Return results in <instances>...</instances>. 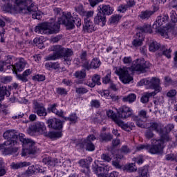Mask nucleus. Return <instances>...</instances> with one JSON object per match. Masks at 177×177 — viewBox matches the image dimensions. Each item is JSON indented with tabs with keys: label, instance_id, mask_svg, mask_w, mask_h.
Here are the masks:
<instances>
[{
	"label": "nucleus",
	"instance_id": "774afa93",
	"mask_svg": "<svg viewBox=\"0 0 177 177\" xmlns=\"http://www.w3.org/2000/svg\"><path fill=\"white\" fill-rule=\"evenodd\" d=\"M91 104L92 107H95L96 109H98V107H100V102L97 100H93L91 102Z\"/></svg>",
	"mask_w": 177,
	"mask_h": 177
},
{
	"label": "nucleus",
	"instance_id": "f03ea898",
	"mask_svg": "<svg viewBox=\"0 0 177 177\" xmlns=\"http://www.w3.org/2000/svg\"><path fill=\"white\" fill-rule=\"evenodd\" d=\"M148 62H146L145 59H137L132 62L131 67H122L118 68L115 70V74L119 76V78L123 84H129L133 78L129 74V71L133 73V71H139L140 73H146V69L149 68Z\"/></svg>",
	"mask_w": 177,
	"mask_h": 177
},
{
	"label": "nucleus",
	"instance_id": "6e6d98bb",
	"mask_svg": "<svg viewBox=\"0 0 177 177\" xmlns=\"http://www.w3.org/2000/svg\"><path fill=\"white\" fill-rule=\"evenodd\" d=\"M138 117L142 118V120H147V111L145 110L140 111Z\"/></svg>",
	"mask_w": 177,
	"mask_h": 177
},
{
	"label": "nucleus",
	"instance_id": "603ef678",
	"mask_svg": "<svg viewBox=\"0 0 177 177\" xmlns=\"http://www.w3.org/2000/svg\"><path fill=\"white\" fill-rule=\"evenodd\" d=\"M77 120H78V118L75 113L71 114L68 118H65V121H71V122L74 123L77 122Z\"/></svg>",
	"mask_w": 177,
	"mask_h": 177
},
{
	"label": "nucleus",
	"instance_id": "f704fd0d",
	"mask_svg": "<svg viewBox=\"0 0 177 177\" xmlns=\"http://www.w3.org/2000/svg\"><path fill=\"white\" fill-rule=\"evenodd\" d=\"M3 96H7L9 97L10 96V91H9V86L8 87H0V97H3Z\"/></svg>",
	"mask_w": 177,
	"mask_h": 177
},
{
	"label": "nucleus",
	"instance_id": "052dcab7",
	"mask_svg": "<svg viewBox=\"0 0 177 177\" xmlns=\"http://www.w3.org/2000/svg\"><path fill=\"white\" fill-rule=\"evenodd\" d=\"M2 10L3 12H10V10H12V4H10V3H7L2 6Z\"/></svg>",
	"mask_w": 177,
	"mask_h": 177
},
{
	"label": "nucleus",
	"instance_id": "69168bd1",
	"mask_svg": "<svg viewBox=\"0 0 177 177\" xmlns=\"http://www.w3.org/2000/svg\"><path fill=\"white\" fill-rule=\"evenodd\" d=\"M145 136L147 139H151V138H154V133L150 129L146 131L145 132Z\"/></svg>",
	"mask_w": 177,
	"mask_h": 177
},
{
	"label": "nucleus",
	"instance_id": "338daca9",
	"mask_svg": "<svg viewBox=\"0 0 177 177\" xmlns=\"http://www.w3.org/2000/svg\"><path fill=\"white\" fill-rule=\"evenodd\" d=\"M102 160H104V161H106V162H110L111 161V157L107 154V153H103L101 156Z\"/></svg>",
	"mask_w": 177,
	"mask_h": 177
},
{
	"label": "nucleus",
	"instance_id": "e2e57ef3",
	"mask_svg": "<svg viewBox=\"0 0 177 177\" xmlns=\"http://www.w3.org/2000/svg\"><path fill=\"white\" fill-rule=\"evenodd\" d=\"M170 18L172 21V23H177V15L176 12L175 11H171L170 12Z\"/></svg>",
	"mask_w": 177,
	"mask_h": 177
},
{
	"label": "nucleus",
	"instance_id": "09e8293b",
	"mask_svg": "<svg viewBox=\"0 0 177 177\" xmlns=\"http://www.w3.org/2000/svg\"><path fill=\"white\" fill-rule=\"evenodd\" d=\"M3 63H4V65L6 66V64H12L13 62V56L12 55H6L4 57V61H2Z\"/></svg>",
	"mask_w": 177,
	"mask_h": 177
},
{
	"label": "nucleus",
	"instance_id": "a19ab883",
	"mask_svg": "<svg viewBox=\"0 0 177 177\" xmlns=\"http://www.w3.org/2000/svg\"><path fill=\"white\" fill-rule=\"evenodd\" d=\"M62 136H63V134L60 131H51L48 133V137L50 139H59Z\"/></svg>",
	"mask_w": 177,
	"mask_h": 177
},
{
	"label": "nucleus",
	"instance_id": "f257e3e1",
	"mask_svg": "<svg viewBox=\"0 0 177 177\" xmlns=\"http://www.w3.org/2000/svg\"><path fill=\"white\" fill-rule=\"evenodd\" d=\"M3 136L4 139H7L3 144L0 145V150L4 156L17 153L19 148L12 147L17 146V145H19V140L22 143L23 146L22 157L37 153L35 142L31 139L26 138L24 134L19 133L16 130H8L3 134Z\"/></svg>",
	"mask_w": 177,
	"mask_h": 177
},
{
	"label": "nucleus",
	"instance_id": "412c9836",
	"mask_svg": "<svg viewBox=\"0 0 177 177\" xmlns=\"http://www.w3.org/2000/svg\"><path fill=\"white\" fill-rule=\"evenodd\" d=\"M92 81L93 82H87L84 83V85H87L90 88H95L96 84L97 85H100V76L99 75H94L92 77Z\"/></svg>",
	"mask_w": 177,
	"mask_h": 177
},
{
	"label": "nucleus",
	"instance_id": "0e129e2a",
	"mask_svg": "<svg viewBox=\"0 0 177 177\" xmlns=\"http://www.w3.org/2000/svg\"><path fill=\"white\" fill-rule=\"evenodd\" d=\"M120 151H121V153H123V154H128L131 152V149H129L128 146L124 145L122 147Z\"/></svg>",
	"mask_w": 177,
	"mask_h": 177
},
{
	"label": "nucleus",
	"instance_id": "ddd939ff",
	"mask_svg": "<svg viewBox=\"0 0 177 177\" xmlns=\"http://www.w3.org/2000/svg\"><path fill=\"white\" fill-rule=\"evenodd\" d=\"M30 131L32 132H38L39 133H45V131H46V127H45V124L42 122H37L29 127Z\"/></svg>",
	"mask_w": 177,
	"mask_h": 177
},
{
	"label": "nucleus",
	"instance_id": "473e14b6",
	"mask_svg": "<svg viewBox=\"0 0 177 177\" xmlns=\"http://www.w3.org/2000/svg\"><path fill=\"white\" fill-rule=\"evenodd\" d=\"M113 139V135L111 133H102L99 136L100 142H110Z\"/></svg>",
	"mask_w": 177,
	"mask_h": 177
},
{
	"label": "nucleus",
	"instance_id": "5fc2aeb1",
	"mask_svg": "<svg viewBox=\"0 0 177 177\" xmlns=\"http://www.w3.org/2000/svg\"><path fill=\"white\" fill-rule=\"evenodd\" d=\"M43 161L45 164H48V165H50L51 167H55V165L53 158H44Z\"/></svg>",
	"mask_w": 177,
	"mask_h": 177
},
{
	"label": "nucleus",
	"instance_id": "423d86ee",
	"mask_svg": "<svg viewBox=\"0 0 177 177\" xmlns=\"http://www.w3.org/2000/svg\"><path fill=\"white\" fill-rule=\"evenodd\" d=\"M138 85H140V86H142V85H147L150 89H154L155 93L161 92L160 80L158 77H148L147 79H142L138 82Z\"/></svg>",
	"mask_w": 177,
	"mask_h": 177
},
{
	"label": "nucleus",
	"instance_id": "dca6fc26",
	"mask_svg": "<svg viewBox=\"0 0 177 177\" xmlns=\"http://www.w3.org/2000/svg\"><path fill=\"white\" fill-rule=\"evenodd\" d=\"M116 124L117 125H118V127H120L122 129H124V131H127V132H131V131H132V129L135 128V124L132 122L125 123L120 119L118 120Z\"/></svg>",
	"mask_w": 177,
	"mask_h": 177
},
{
	"label": "nucleus",
	"instance_id": "4468645a",
	"mask_svg": "<svg viewBox=\"0 0 177 177\" xmlns=\"http://www.w3.org/2000/svg\"><path fill=\"white\" fill-rule=\"evenodd\" d=\"M106 15L102 13V11L98 12L96 16L94 17L95 24H97L101 27H104V26H106Z\"/></svg>",
	"mask_w": 177,
	"mask_h": 177
},
{
	"label": "nucleus",
	"instance_id": "864d4df0",
	"mask_svg": "<svg viewBox=\"0 0 177 177\" xmlns=\"http://www.w3.org/2000/svg\"><path fill=\"white\" fill-rule=\"evenodd\" d=\"M56 92L57 95H61V96H66L67 95V90L64 88L59 87L56 88Z\"/></svg>",
	"mask_w": 177,
	"mask_h": 177
},
{
	"label": "nucleus",
	"instance_id": "39448f33",
	"mask_svg": "<svg viewBox=\"0 0 177 177\" xmlns=\"http://www.w3.org/2000/svg\"><path fill=\"white\" fill-rule=\"evenodd\" d=\"M58 24L59 27L60 24H64L67 28L73 29L75 26L81 27V18L78 17L74 18L71 16V12H68L66 15H63L62 17L58 18Z\"/></svg>",
	"mask_w": 177,
	"mask_h": 177
},
{
	"label": "nucleus",
	"instance_id": "c756f323",
	"mask_svg": "<svg viewBox=\"0 0 177 177\" xmlns=\"http://www.w3.org/2000/svg\"><path fill=\"white\" fill-rule=\"evenodd\" d=\"M100 12H101L102 15H104V16H106V15H110L111 13H113V8H111L110 6L102 5L100 6Z\"/></svg>",
	"mask_w": 177,
	"mask_h": 177
},
{
	"label": "nucleus",
	"instance_id": "ea45409f",
	"mask_svg": "<svg viewBox=\"0 0 177 177\" xmlns=\"http://www.w3.org/2000/svg\"><path fill=\"white\" fill-rule=\"evenodd\" d=\"M27 162H21L18 163L12 162L11 164V168L12 169H19L20 168H23V167H27Z\"/></svg>",
	"mask_w": 177,
	"mask_h": 177
},
{
	"label": "nucleus",
	"instance_id": "3c124183",
	"mask_svg": "<svg viewBox=\"0 0 177 177\" xmlns=\"http://www.w3.org/2000/svg\"><path fill=\"white\" fill-rule=\"evenodd\" d=\"M63 128V122L62 120L55 118V124L53 126V129H62Z\"/></svg>",
	"mask_w": 177,
	"mask_h": 177
},
{
	"label": "nucleus",
	"instance_id": "680f3d73",
	"mask_svg": "<svg viewBox=\"0 0 177 177\" xmlns=\"http://www.w3.org/2000/svg\"><path fill=\"white\" fill-rule=\"evenodd\" d=\"M32 79L35 81H39V82L45 81V75H36L32 77Z\"/></svg>",
	"mask_w": 177,
	"mask_h": 177
},
{
	"label": "nucleus",
	"instance_id": "13d9d810",
	"mask_svg": "<svg viewBox=\"0 0 177 177\" xmlns=\"http://www.w3.org/2000/svg\"><path fill=\"white\" fill-rule=\"evenodd\" d=\"M125 170L127 171V172H135V171H136V169L133 167V163H131L125 166Z\"/></svg>",
	"mask_w": 177,
	"mask_h": 177
},
{
	"label": "nucleus",
	"instance_id": "bb28decb",
	"mask_svg": "<svg viewBox=\"0 0 177 177\" xmlns=\"http://www.w3.org/2000/svg\"><path fill=\"white\" fill-rule=\"evenodd\" d=\"M84 31H86L87 32H93V31H95L96 28H95V26H93V23L90 21H84Z\"/></svg>",
	"mask_w": 177,
	"mask_h": 177
},
{
	"label": "nucleus",
	"instance_id": "cd10ccee",
	"mask_svg": "<svg viewBox=\"0 0 177 177\" xmlns=\"http://www.w3.org/2000/svg\"><path fill=\"white\" fill-rule=\"evenodd\" d=\"M31 74V70L28 69L26 70L23 74H19L17 75V77L18 80H20V81H22L23 82H27L28 80L27 79V77Z\"/></svg>",
	"mask_w": 177,
	"mask_h": 177
},
{
	"label": "nucleus",
	"instance_id": "58836bf2",
	"mask_svg": "<svg viewBox=\"0 0 177 177\" xmlns=\"http://www.w3.org/2000/svg\"><path fill=\"white\" fill-rule=\"evenodd\" d=\"M7 171L8 169L6 168V166H5V162H3L2 159H0V177L6 175Z\"/></svg>",
	"mask_w": 177,
	"mask_h": 177
},
{
	"label": "nucleus",
	"instance_id": "7c9ffc66",
	"mask_svg": "<svg viewBox=\"0 0 177 177\" xmlns=\"http://www.w3.org/2000/svg\"><path fill=\"white\" fill-rule=\"evenodd\" d=\"M93 11H80V15L84 17V21H91V17H93Z\"/></svg>",
	"mask_w": 177,
	"mask_h": 177
},
{
	"label": "nucleus",
	"instance_id": "6e6552de",
	"mask_svg": "<svg viewBox=\"0 0 177 177\" xmlns=\"http://www.w3.org/2000/svg\"><path fill=\"white\" fill-rule=\"evenodd\" d=\"M38 7L34 4V3H32L30 6L28 7V6L26 8L21 9V13L24 15H26V13H33L32 14V19H35L36 20H41L42 19V15L41 14V12H37Z\"/></svg>",
	"mask_w": 177,
	"mask_h": 177
},
{
	"label": "nucleus",
	"instance_id": "e433bc0d",
	"mask_svg": "<svg viewBox=\"0 0 177 177\" xmlns=\"http://www.w3.org/2000/svg\"><path fill=\"white\" fill-rule=\"evenodd\" d=\"M131 119L133 120V121L136 122V125H138V127H139L140 128H142V127H143V122L146 121V120L142 119L141 118H139V116H136L135 115Z\"/></svg>",
	"mask_w": 177,
	"mask_h": 177
},
{
	"label": "nucleus",
	"instance_id": "4be33fe9",
	"mask_svg": "<svg viewBox=\"0 0 177 177\" xmlns=\"http://www.w3.org/2000/svg\"><path fill=\"white\" fill-rule=\"evenodd\" d=\"M57 106V104H53L50 105V107L47 109L48 113H54V114H56V115H58L59 117H64V112L63 111H58L56 107Z\"/></svg>",
	"mask_w": 177,
	"mask_h": 177
},
{
	"label": "nucleus",
	"instance_id": "bf43d9fd",
	"mask_svg": "<svg viewBox=\"0 0 177 177\" xmlns=\"http://www.w3.org/2000/svg\"><path fill=\"white\" fill-rule=\"evenodd\" d=\"M82 63L83 67H84L86 70H91V64L89 63V61H88V59H84L82 61Z\"/></svg>",
	"mask_w": 177,
	"mask_h": 177
},
{
	"label": "nucleus",
	"instance_id": "79ce46f5",
	"mask_svg": "<svg viewBox=\"0 0 177 177\" xmlns=\"http://www.w3.org/2000/svg\"><path fill=\"white\" fill-rule=\"evenodd\" d=\"M160 49V44L157 41L152 42L149 47V50L150 52H156V50H158Z\"/></svg>",
	"mask_w": 177,
	"mask_h": 177
},
{
	"label": "nucleus",
	"instance_id": "2f4dec72",
	"mask_svg": "<svg viewBox=\"0 0 177 177\" xmlns=\"http://www.w3.org/2000/svg\"><path fill=\"white\" fill-rule=\"evenodd\" d=\"M122 102L124 103H133L135 100H136V94L135 93H130L129 95L124 96L122 99Z\"/></svg>",
	"mask_w": 177,
	"mask_h": 177
},
{
	"label": "nucleus",
	"instance_id": "49530a36",
	"mask_svg": "<svg viewBox=\"0 0 177 177\" xmlns=\"http://www.w3.org/2000/svg\"><path fill=\"white\" fill-rule=\"evenodd\" d=\"M122 158H124V156L122 155H117L116 156V160L115 161L112 162V165L113 167H115V168L120 169L121 166L120 165V162H118V160H122Z\"/></svg>",
	"mask_w": 177,
	"mask_h": 177
},
{
	"label": "nucleus",
	"instance_id": "7ed1b4c3",
	"mask_svg": "<svg viewBox=\"0 0 177 177\" xmlns=\"http://www.w3.org/2000/svg\"><path fill=\"white\" fill-rule=\"evenodd\" d=\"M53 54L49 55L46 57V60H57V59H63L66 64H70L73 58L71 56L74 55L72 49L66 48L62 46H54L53 47Z\"/></svg>",
	"mask_w": 177,
	"mask_h": 177
},
{
	"label": "nucleus",
	"instance_id": "b1692460",
	"mask_svg": "<svg viewBox=\"0 0 177 177\" xmlns=\"http://www.w3.org/2000/svg\"><path fill=\"white\" fill-rule=\"evenodd\" d=\"M93 171L95 174L98 175V177H109V174L104 173V169L103 166L93 167Z\"/></svg>",
	"mask_w": 177,
	"mask_h": 177
},
{
	"label": "nucleus",
	"instance_id": "37998d69",
	"mask_svg": "<svg viewBox=\"0 0 177 177\" xmlns=\"http://www.w3.org/2000/svg\"><path fill=\"white\" fill-rule=\"evenodd\" d=\"M84 146H86V149L88 151H95V145L93 142L84 141Z\"/></svg>",
	"mask_w": 177,
	"mask_h": 177
},
{
	"label": "nucleus",
	"instance_id": "6ab92c4d",
	"mask_svg": "<svg viewBox=\"0 0 177 177\" xmlns=\"http://www.w3.org/2000/svg\"><path fill=\"white\" fill-rule=\"evenodd\" d=\"M32 3V0H15L17 6L19 8V13L21 12V9H26L28 5Z\"/></svg>",
	"mask_w": 177,
	"mask_h": 177
},
{
	"label": "nucleus",
	"instance_id": "1a4fd4ad",
	"mask_svg": "<svg viewBox=\"0 0 177 177\" xmlns=\"http://www.w3.org/2000/svg\"><path fill=\"white\" fill-rule=\"evenodd\" d=\"M172 140V138L168 133H164L160 136V139H152L151 144L157 145V142H159V145L157 147H160V151L158 152V154H161L164 150V147H165V144L166 142H171Z\"/></svg>",
	"mask_w": 177,
	"mask_h": 177
},
{
	"label": "nucleus",
	"instance_id": "c03bdc74",
	"mask_svg": "<svg viewBox=\"0 0 177 177\" xmlns=\"http://www.w3.org/2000/svg\"><path fill=\"white\" fill-rule=\"evenodd\" d=\"M100 59H93L91 62V68H99L100 67Z\"/></svg>",
	"mask_w": 177,
	"mask_h": 177
},
{
	"label": "nucleus",
	"instance_id": "8fccbe9b",
	"mask_svg": "<svg viewBox=\"0 0 177 177\" xmlns=\"http://www.w3.org/2000/svg\"><path fill=\"white\" fill-rule=\"evenodd\" d=\"M94 140H99V137L97 138L93 134H89L84 140V142H88L89 143H92V142H93Z\"/></svg>",
	"mask_w": 177,
	"mask_h": 177
},
{
	"label": "nucleus",
	"instance_id": "c85d7f7f",
	"mask_svg": "<svg viewBox=\"0 0 177 177\" xmlns=\"http://www.w3.org/2000/svg\"><path fill=\"white\" fill-rule=\"evenodd\" d=\"M139 176L136 177H150V174H149V167L145 166L138 169Z\"/></svg>",
	"mask_w": 177,
	"mask_h": 177
},
{
	"label": "nucleus",
	"instance_id": "4c0bfd02",
	"mask_svg": "<svg viewBox=\"0 0 177 177\" xmlns=\"http://www.w3.org/2000/svg\"><path fill=\"white\" fill-rule=\"evenodd\" d=\"M106 115L109 117V118H111V120H113V121H114L115 124L120 120V118L117 117V115L115 114V113H114V111H113V110H109L106 111Z\"/></svg>",
	"mask_w": 177,
	"mask_h": 177
},
{
	"label": "nucleus",
	"instance_id": "72a5a7b5",
	"mask_svg": "<svg viewBox=\"0 0 177 177\" xmlns=\"http://www.w3.org/2000/svg\"><path fill=\"white\" fill-rule=\"evenodd\" d=\"M151 26L149 25H144L143 26H141L140 28H138V32H142V34L144 33H149V34H151Z\"/></svg>",
	"mask_w": 177,
	"mask_h": 177
},
{
	"label": "nucleus",
	"instance_id": "a18cd8bd",
	"mask_svg": "<svg viewBox=\"0 0 177 177\" xmlns=\"http://www.w3.org/2000/svg\"><path fill=\"white\" fill-rule=\"evenodd\" d=\"M75 92L76 93H77V95H84V93H88L89 91L88 90V88L81 86V87H76Z\"/></svg>",
	"mask_w": 177,
	"mask_h": 177
},
{
	"label": "nucleus",
	"instance_id": "393cba45",
	"mask_svg": "<svg viewBox=\"0 0 177 177\" xmlns=\"http://www.w3.org/2000/svg\"><path fill=\"white\" fill-rule=\"evenodd\" d=\"M154 15V12L151 10H145L142 11L140 14L138 15V17L141 19V20H149L151 16Z\"/></svg>",
	"mask_w": 177,
	"mask_h": 177
},
{
	"label": "nucleus",
	"instance_id": "9b49d317",
	"mask_svg": "<svg viewBox=\"0 0 177 177\" xmlns=\"http://www.w3.org/2000/svg\"><path fill=\"white\" fill-rule=\"evenodd\" d=\"M34 113L37 114L39 117H46L48 115V112H46V109L44 106V104L39 103L38 102H34Z\"/></svg>",
	"mask_w": 177,
	"mask_h": 177
},
{
	"label": "nucleus",
	"instance_id": "f3484780",
	"mask_svg": "<svg viewBox=\"0 0 177 177\" xmlns=\"http://www.w3.org/2000/svg\"><path fill=\"white\" fill-rule=\"evenodd\" d=\"M74 77L79 80L75 81L77 85L84 84V79L86 77V72L85 71H77L75 72Z\"/></svg>",
	"mask_w": 177,
	"mask_h": 177
},
{
	"label": "nucleus",
	"instance_id": "0eeeda50",
	"mask_svg": "<svg viewBox=\"0 0 177 177\" xmlns=\"http://www.w3.org/2000/svg\"><path fill=\"white\" fill-rule=\"evenodd\" d=\"M160 145V142H156V145L152 144L150 145L149 144L146 145H140L137 147V150L140 151V150H148V152L151 154H158L160 151H161V147L158 146Z\"/></svg>",
	"mask_w": 177,
	"mask_h": 177
},
{
	"label": "nucleus",
	"instance_id": "a211bd4d",
	"mask_svg": "<svg viewBox=\"0 0 177 177\" xmlns=\"http://www.w3.org/2000/svg\"><path fill=\"white\" fill-rule=\"evenodd\" d=\"M168 15L159 16L157 17L156 23L153 24V27L155 28H160L161 26H163L168 21Z\"/></svg>",
	"mask_w": 177,
	"mask_h": 177
},
{
	"label": "nucleus",
	"instance_id": "4d7b16f0",
	"mask_svg": "<svg viewBox=\"0 0 177 177\" xmlns=\"http://www.w3.org/2000/svg\"><path fill=\"white\" fill-rule=\"evenodd\" d=\"M55 121H56V118L48 119L46 121V124H47L48 128H52L53 129V127L55 124Z\"/></svg>",
	"mask_w": 177,
	"mask_h": 177
},
{
	"label": "nucleus",
	"instance_id": "5701e85b",
	"mask_svg": "<svg viewBox=\"0 0 177 177\" xmlns=\"http://www.w3.org/2000/svg\"><path fill=\"white\" fill-rule=\"evenodd\" d=\"M149 129L151 131H155L158 133H161L162 132V127L160 123L158 122H150Z\"/></svg>",
	"mask_w": 177,
	"mask_h": 177
},
{
	"label": "nucleus",
	"instance_id": "f8f14e48",
	"mask_svg": "<svg viewBox=\"0 0 177 177\" xmlns=\"http://www.w3.org/2000/svg\"><path fill=\"white\" fill-rule=\"evenodd\" d=\"M160 35L166 39H171L174 37V28L171 25H168L167 27H164L159 31Z\"/></svg>",
	"mask_w": 177,
	"mask_h": 177
},
{
	"label": "nucleus",
	"instance_id": "a878e982",
	"mask_svg": "<svg viewBox=\"0 0 177 177\" xmlns=\"http://www.w3.org/2000/svg\"><path fill=\"white\" fill-rule=\"evenodd\" d=\"M156 95H157V93H156V91H153L151 93H144L142 96L141 97L140 102L144 104L148 103L150 97H151L152 96H156Z\"/></svg>",
	"mask_w": 177,
	"mask_h": 177
},
{
	"label": "nucleus",
	"instance_id": "de8ad7c7",
	"mask_svg": "<svg viewBox=\"0 0 177 177\" xmlns=\"http://www.w3.org/2000/svg\"><path fill=\"white\" fill-rule=\"evenodd\" d=\"M111 82V71H109L106 76L102 78L103 84H109Z\"/></svg>",
	"mask_w": 177,
	"mask_h": 177
},
{
	"label": "nucleus",
	"instance_id": "aec40b11",
	"mask_svg": "<svg viewBox=\"0 0 177 177\" xmlns=\"http://www.w3.org/2000/svg\"><path fill=\"white\" fill-rule=\"evenodd\" d=\"M132 45L134 48H139L143 45V40L142 39V33L137 32L135 35V39L132 41Z\"/></svg>",
	"mask_w": 177,
	"mask_h": 177
},
{
	"label": "nucleus",
	"instance_id": "20e7f679",
	"mask_svg": "<svg viewBox=\"0 0 177 177\" xmlns=\"http://www.w3.org/2000/svg\"><path fill=\"white\" fill-rule=\"evenodd\" d=\"M60 25L59 21L56 23L54 19H52L50 22H44L39 24L35 27V31L37 34H55L59 32Z\"/></svg>",
	"mask_w": 177,
	"mask_h": 177
},
{
	"label": "nucleus",
	"instance_id": "c9c22d12",
	"mask_svg": "<svg viewBox=\"0 0 177 177\" xmlns=\"http://www.w3.org/2000/svg\"><path fill=\"white\" fill-rule=\"evenodd\" d=\"M120 20H121V16L120 15H115L109 18V24H117Z\"/></svg>",
	"mask_w": 177,
	"mask_h": 177
},
{
	"label": "nucleus",
	"instance_id": "2eb2a0df",
	"mask_svg": "<svg viewBox=\"0 0 177 177\" xmlns=\"http://www.w3.org/2000/svg\"><path fill=\"white\" fill-rule=\"evenodd\" d=\"M26 64H27V62H26L24 58H20L18 62L11 66L12 67L14 73H15V74H17V71H21L22 70H24Z\"/></svg>",
	"mask_w": 177,
	"mask_h": 177
},
{
	"label": "nucleus",
	"instance_id": "9d476101",
	"mask_svg": "<svg viewBox=\"0 0 177 177\" xmlns=\"http://www.w3.org/2000/svg\"><path fill=\"white\" fill-rule=\"evenodd\" d=\"M118 114L119 118L122 120H127V118H133L135 115L133 113V109L127 105H123L120 107Z\"/></svg>",
	"mask_w": 177,
	"mask_h": 177
}]
</instances>
